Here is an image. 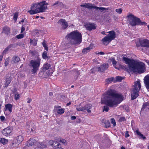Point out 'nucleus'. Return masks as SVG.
<instances>
[{"mask_svg": "<svg viewBox=\"0 0 149 149\" xmlns=\"http://www.w3.org/2000/svg\"><path fill=\"white\" fill-rule=\"evenodd\" d=\"M113 77L108 78L106 79V82L107 84L110 83L113 81Z\"/></svg>", "mask_w": 149, "mask_h": 149, "instance_id": "nucleus-31", "label": "nucleus"}, {"mask_svg": "<svg viewBox=\"0 0 149 149\" xmlns=\"http://www.w3.org/2000/svg\"><path fill=\"white\" fill-rule=\"evenodd\" d=\"M108 67V64H104L100 67H99L98 68V70L101 72H102L106 70Z\"/></svg>", "mask_w": 149, "mask_h": 149, "instance_id": "nucleus-21", "label": "nucleus"}, {"mask_svg": "<svg viewBox=\"0 0 149 149\" xmlns=\"http://www.w3.org/2000/svg\"><path fill=\"white\" fill-rule=\"evenodd\" d=\"M129 135L128 134V132L127 131L126 132L125 134V136L126 137H129Z\"/></svg>", "mask_w": 149, "mask_h": 149, "instance_id": "nucleus-49", "label": "nucleus"}, {"mask_svg": "<svg viewBox=\"0 0 149 149\" xmlns=\"http://www.w3.org/2000/svg\"><path fill=\"white\" fill-rule=\"evenodd\" d=\"M121 149H125V148L124 147L122 146L121 148Z\"/></svg>", "mask_w": 149, "mask_h": 149, "instance_id": "nucleus-59", "label": "nucleus"}, {"mask_svg": "<svg viewBox=\"0 0 149 149\" xmlns=\"http://www.w3.org/2000/svg\"><path fill=\"white\" fill-rule=\"evenodd\" d=\"M80 6L82 7H85L88 8L89 9H92V8L95 9L97 10H103L104 8L102 7H99L93 5L92 4L89 3L82 4Z\"/></svg>", "mask_w": 149, "mask_h": 149, "instance_id": "nucleus-11", "label": "nucleus"}, {"mask_svg": "<svg viewBox=\"0 0 149 149\" xmlns=\"http://www.w3.org/2000/svg\"><path fill=\"white\" fill-rule=\"evenodd\" d=\"M144 82L146 88L149 91V74L147 75L144 77Z\"/></svg>", "mask_w": 149, "mask_h": 149, "instance_id": "nucleus-18", "label": "nucleus"}, {"mask_svg": "<svg viewBox=\"0 0 149 149\" xmlns=\"http://www.w3.org/2000/svg\"><path fill=\"white\" fill-rule=\"evenodd\" d=\"M13 105L10 104H8L5 106L4 112L6 116L8 115L12 111Z\"/></svg>", "mask_w": 149, "mask_h": 149, "instance_id": "nucleus-13", "label": "nucleus"}, {"mask_svg": "<svg viewBox=\"0 0 149 149\" xmlns=\"http://www.w3.org/2000/svg\"><path fill=\"white\" fill-rule=\"evenodd\" d=\"M58 23L60 24L63 29H65L68 26V24L64 19H61L58 21Z\"/></svg>", "mask_w": 149, "mask_h": 149, "instance_id": "nucleus-17", "label": "nucleus"}, {"mask_svg": "<svg viewBox=\"0 0 149 149\" xmlns=\"http://www.w3.org/2000/svg\"><path fill=\"white\" fill-rule=\"evenodd\" d=\"M25 30V28L23 26H22L21 28V33H22Z\"/></svg>", "mask_w": 149, "mask_h": 149, "instance_id": "nucleus-47", "label": "nucleus"}, {"mask_svg": "<svg viewBox=\"0 0 149 149\" xmlns=\"http://www.w3.org/2000/svg\"><path fill=\"white\" fill-rule=\"evenodd\" d=\"M125 118L124 117H120L118 120L120 122H122L125 120Z\"/></svg>", "mask_w": 149, "mask_h": 149, "instance_id": "nucleus-43", "label": "nucleus"}, {"mask_svg": "<svg viewBox=\"0 0 149 149\" xmlns=\"http://www.w3.org/2000/svg\"><path fill=\"white\" fill-rule=\"evenodd\" d=\"M109 34L106 36L102 40L103 44L107 45L112 40L116 38L115 33L112 31L108 32Z\"/></svg>", "mask_w": 149, "mask_h": 149, "instance_id": "nucleus-8", "label": "nucleus"}, {"mask_svg": "<svg viewBox=\"0 0 149 149\" xmlns=\"http://www.w3.org/2000/svg\"><path fill=\"white\" fill-rule=\"evenodd\" d=\"M112 64L115 67V65H116V63H117V62L115 60H114V59H112Z\"/></svg>", "mask_w": 149, "mask_h": 149, "instance_id": "nucleus-45", "label": "nucleus"}, {"mask_svg": "<svg viewBox=\"0 0 149 149\" xmlns=\"http://www.w3.org/2000/svg\"><path fill=\"white\" fill-rule=\"evenodd\" d=\"M11 47V46H8V47H7L3 51V54H6L8 51V50Z\"/></svg>", "mask_w": 149, "mask_h": 149, "instance_id": "nucleus-38", "label": "nucleus"}, {"mask_svg": "<svg viewBox=\"0 0 149 149\" xmlns=\"http://www.w3.org/2000/svg\"><path fill=\"white\" fill-rule=\"evenodd\" d=\"M84 26L86 30L89 31L95 29L96 28L95 25L94 23L91 22L85 23Z\"/></svg>", "mask_w": 149, "mask_h": 149, "instance_id": "nucleus-14", "label": "nucleus"}, {"mask_svg": "<svg viewBox=\"0 0 149 149\" xmlns=\"http://www.w3.org/2000/svg\"><path fill=\"white\" fill-rule=\"evenodd\" d=\"M23 137L21 135L15 138L11 145V146L13 148L17 147L23 141Z\"/></svg>", "mask_w": 149, "mask_h": 149, "instance_id": "nucleus-9", "label": "nucleus"}, {"mask_svg": "<svg viewBox=\"0 0 149 149\" xmlns=\"http://www.w3.org/2000/svg\"><path fill=\"white\" fill-rule=\"evenodd\" d=\"M71 88H72L74 87V86H71Z\"/></svg>", "mask_w": 149, "mask_h": 149, "instance_id": "nucleus-64", "label": "nucleus"}, {"mask_svg": "<svg viewBox=\"0 0 149 149\" xmlns=\"http://www.w3.org/2000/svg\"><path fill=\"white\" fill-rule=\"evenodd\" d=\"M24 19H22L21 20V22H19V23L20 24H21V22H24Z\"/></svg>", "mask_w": 149, "mask_h": 149, "instance_id": "nucleus-54", "label": "nucleus"}, {"mask_svg": "<svg viewBox=\"0 0 149 149\" xmlns=\"http://www.w3.org/2000/svg\"><path fill=\"white\" fill-rule=\"evenodd\" d=\"M71 104V103L70 102H69V103H67V106H68L69 105H70Z\"/></svg>", "mask_w": 149, "mask_h": 149, "instance_id": "nucleus-57", "label": "nucleus"}, {"mask_svg": "<svg viewBox=\"0 0 149 149\" xmlns=\"http://www.w3.org/2000/svg\"><path fill=\"white\" fill-rule=\"evenodd\" d=\"M10 29L9 28L5 27L3 29V32L6 34H8L10 33Z\"/></svg>", "mask_w": 149, "mask_h": 149, "instance_id": "nucleus-25", "label": "nucleus"}, {"mask_svg": "<svg viewBox=\"0 0 149 149\" xmlns=\"http://www.w3.org/2000/svg\"><path fill=\"white\" fill-rule=\"evenodd\" d=\"M147 26H148V29H149V25H148Z\"/></svg>", "mask_w": 149, "mask_h": 149, "instance_id": "nucleus-63", "label": "nucleus"}, {"mask_svg": "<svg viewBox=\"0 0 149 149\" xmlns=\"http://www.w3.org/2000/svg\"><path fill=\"white\" fill-rule=\"evenodd\" d=\"M49 141L47 140L44 141L42 142H37L36 145H35V149H37L38 148H46L47 146Z\"/></svg>", "mask_w": 149, "mask_h": 149, "instance_id": "nucleus-12", "label": "nucleus"}, {"mask_svg": "<svg viewBox=\"0 0 149 149\" xmlns=\"http://www.w3.org/2000/svg\"><path fill=\"white\" fill-rule=\"evenodd\" d=\"M146 62L149 65V61H146Z\"/></svg>", "mask_w": 149, "mask_h": 149, "instance_id": "nucleus-58", "label": "nucleus"}, {"mask_svg": "<svg viewBox=\"0 0 149 149\" xmlns=\"http://www.w3.org/2000/svg\"><path fill=\"white\" fill-rule=\"evenodd\" d=\"M148 107H149V103L148 102L145 103L143 104L141 110H143L146 108H148Z\"/></svg>", "mask_w": 149, "mask_h": 149, "instance_id": "nucleus-29", "label": "nucleus"}, {"mask_svg": "<svg viewBox=\"0 0 149 149\" xmlns=\"http://www.w3.org/2000/svg\"><path fill=\"white\" fill-rule=\"evenodd\" d=\"M31 99H29L28 101H27V102L28 103H30L31 102Z\"/></svg>", "mask_w": 149, "mask_h": 149, "instance_id": "nucleus-53", "label": "nucleus"}, {"mask_svg": "<svg viewBox=\"0 0 149 149\" xmlns=\"http://www.w3.org/2000/svg\"><path fill=\"white\" fill-rule=\"evenodd\" d=\"M0 142L3 145L6 144L8 142V140L4 138H1L0 140Z\"/></svg>", "mask_w": 149, "mask_h": 149, "instance_id": "nucleus-26", "label": "nucleus"}, {"mask_svg": "<svg viewBox=\"0 0 149 149\" xmlns=\"http://www.w3.org/2000/svg\"><path fill=\"white\" fill-rule=\"evenodd\" d=\"M61 2H56L55 3H54L53 5V6H54L55 5H61Z\"/></svg>", "mask_w": 149, "mask_h": 149, "instance_id": "nucleus-46", "label": "nucleus"}, {"mask_svg": "<svg viewBox=\"0 0 149 149\" xmlns=\"http://www.w3.org/2000/svg\"><path fill=\"white\" fill-rule=\"evenodd\" d=\"M10 60V57H8L6 58L5 59L4 65L5 66H6L8 65L9 62Z\"/></svg>", "mask_w": 149, "mask_h": 149, "instance_id": "nucleus-28", "label": "nucleus"}, {"mask_svg": "<svg viewBox=\"0 0 149 149\" xmlns=\"http://www.w3.org/2000/svg\"><path fill=\"white\" fill-rule=\"evenodd\" d=\"M122 8L117 9L116 10V11L119 14H120L122 13Z\"/></svg>", "mask_w": 149, "mask_h": 149, "instance_id": "nucleus-40", "label": "nucleus"}, {"mask_svg": "<svg viewBox=\"0 0 149 149\" xmlns=\"http://www.w3.org/2000/svg\"><path fill=\"white\" fill-rule=\"evenodd\" d=\"M60 141L63 143H66V141L64 139H61L60 140Z\"/></svg>", "mask_w": 149, "mask_h": 149, "instance_id": "nucleus-48", "label": "nucleus"}, {"mask_svg": "<svg viewBox=\"0 0 149 149\" xmlns=\"http://www.w3.org/2000/svg\"><path fill=\"white\" fill-rule=\"evenodd\" d=\"M27 128L30 131L33 132L35 131V127L34 125H32L31 127H29L28 126L27 127Z\"/></svg>", "mask_w": 149, "mask_h": 149, "instance_id": "nucleus-27", "label": "nucleus"}, {"mask_svg": "<svg viewBox=\"0 0 149 149\" xmlns=\"http://www.w3.org/2000/svg\"><path fill=\"white\" fill-rule=\"evenodd\" d=\"M66 37L72 44L80 43L81 42L82 39L81 33L75 31L70 33Z\"/></svg>", "mask_w": 149, "mask_h": 149, "instance_id": "nucleus-4", "label": "nucleus"}, {"mask_svg": "<svg viewBox=\"0 0 149 149\" xmlns=\"http://www.w3.org/2000/svg\"><path fill=\"white\" fill-rule=\"evenodd\" d=\"M24 37V35L23 34H20L16 36V37L18 39H20L23 38Z\"/></svg>", "mask_w": 149, "mask_h": 149, "instance_id": "nucleus-33", "label": "nucleus"}, {"mask_svg": "<svg viewBox=\"0 0 149 149\" xmlns=\"http://www.w3.org/2000/svg\"><path fill=\"white\" fill-rule=\"evenodd\" d=\"M92 48V47L90 46L89 47H87L85 49H84L82 51V53H84L85 52V50H87V52H89L90 50Z\"/></svg>", "mask_w": 149, "mask_h": 149, "instance_id": "nucleus-34", "label": "nucleus"}, {"mask_svg": "<svg viewBox=\"0 0 149 149\" xmlns=\"http://www.w3.org/2000/svg\"><path fill=\"white\" fill-rule=\"evenodd\" d=\"M40 59L39 58L30 61L29 66L32 74L36 73L38 70L40 65Z\"/></svg>", "mask_w": 149, "mask_h": 149, "instance_id": "nucleus-7", "label": "nucleus"}, {"mask_svg": "<svg viewBox=\"0 0 149 149\" xmlns=\"http://www.w3.org/2000/svg\"><path fill=\"white\" fill-rule=\"evenodd\" d=\"M49 94L50 95H52V93H51V92L49 93Z\"/></svg>", "mask_w": 149, "mask_h": 149, "instance_id": "nucleus-60", "label": "nucleus"}, {"mask_svg": "<svg viewBox=\"0 0 149 149\" xmlns=\"http://www.w3.org/2000/svg\"><path fill=\"white\" fill-rule=\"evenodd\" d=\"M123 59L125 63L128 65L129 70L131 72L142 73L145 71V64L142 62H137L126 57H123Z\"/></svg>", "mask_w": 149, "mask_h": 149, "instance_id": "nucleus-2", "label": "nucleus"}, {"mask_svg": "<svg viewBox=\"0 0 149 149\" xmlns=\"http://www.w3.org/2000/svg\"><path fill=\"white\" fill-rule=\"evenodd\" d=\"M42 45L45 48V49L47 50V51L48 50V47L46 45V44L44 42H42Z\"/></svg>", "mask_w": 149, "mask_h": 149, "instance_id": "nucleus-42", "label": "nucleus"}, {"mask_svg": "<svg viewBox=\"0 0 149 149\" xmlns=\"http://www.w3.org/2000/svg\"><path fill=\"white\" fill-rule=\"evenodd\" d=\"M18 15V13L17 12L15 13L14 14L13 19L15 21H16L17 19Z\"/></svg>", "mask_w": 149, "mask_h": 149, "instance_id": "nucleus-37", "label": "nucleus"}, {"mask_svg": "<svg viewBox=\"0 0 149 149\" xmlns=\"http://www.w3.org/2000/svg\"><path fill=\"white\" fill-rule=\"evenodd\" d=\"M3 57V56L2 55H1L0 56V61L2 60Z\"/></svg>", "mask_w": 149, "mask_h": 149, "instance_id": "nucleus-52", "label": "nucleus"}, {"mask_svg": "<svg viewBox=\"0 0 149 149\" xmlns=\"http://www.w3.org/2000/svg\"><path fill=\"white\" fill-rule=\"evenodd\" d=\"M37 141L33 138H31L27 141V146H31L34 145H36Z\"/></svg>", "mask_w": 149, "mask_h": 149, "instance_id": "nucleus-19", "label": "nucleus"}, {"mask_svg": "<svg viewBox=\"0 0 149 149\" xmlns=\"http://www.w3.org/2000/svg\"><path fill=\"white\" fill-rule=\"evenodd\" d=\"M12 131V130L10 128L7 127L3 130L2 132L3 135L8 136L10 135Z\"/></svg>", "mask_w": 149, "mask_h": 149, "instance_id": "nucleus-15", "label": "nucleus"}, {"mask_svg": "<svg viewBox=\"0 0 149 149\" xmlns=\"http://www.w3.org/2000/svg\"><path fill=\"white\" fill-rule=\"evenodd\" d=\"M101 33L103 35H106V34L105 33V32L104 31L102 32Z\"/></svg>", "mask_w": 149, "mask_h": 149, "instance_id": "nucleus-55", "label": "nucleus"}, {"mask_svg": "<svg viewBox=\"0 0 149 149\" xmlns=\"http://www.w3.org/2000/svg\"><path fill=\"white\" fill-rule=\"evenodd\" d=\"M96 54H100L101 55H104V53L103 52H98V53H97L96 52Z\"/></svg>", "mask_w": 149, "mask_h": 149, "instance_id": "nucleus-50", "label": "nucleus"}, {"mask_svg": "<svg viewBox=\"0 0 149 149\" xmlns=\"http://www.w3.org/2000/svg\"><path fill=\"white\" fill-rule=\"evenodd\" d=\"M140 82V80L138 79L137 81L134 83L131 94V99L132 100L136 99L139 95V91L141 87Z\"/></svg>", "mask_w": 149, "mask_h": 149, "instance_id": "nucleus-6", "label": "nucleus"}, {"mask_svg": "<svg viewBox=\"0 0 149 149\" xmlns=\"http://www.w3.org/2000/svg\"><path fill=\"white\" fill-rule=\"evenodd\" d=\"M135 132L137 135L139 136V138L140 139H143V140L146 139V137L143 134H141V133L138 130H136Z\"/></svg>", "mask_w": 149, "mask_h": 149, "instance_id": "nucleus-23", "label": "nucleus"}, {"mask_svg": "<svg viewBox=\"0 0 149 149\" xmlns=\"http://www.w3.org/2000/svg\"><path fill=\"white\" fill-rule=\"evenodd\" d=\"M123 100V96L120 93H116L111 89L108 90L103 94L101 98V103L107 105L104 107L103 111H108L109 109L108 106L111 107L116 106Z\"/></svg>", "mask_w": 149, "mask_h": 149, "instance_id": "nucleus-1", "label": "nucleus"}, {"mask_svg": "<svg viewBox=\"0 0 149 149\" xmlns=\"http://www.w3.org/2000/svg\"><path fill=\"white\" fill-rule=\"evenodd\" d=\"M48 5L45 1L35 3L31 6V10L28 11V12L31 15L44 12L48 8Z\"/></svg>", "mask_w": 149, "mask_h": 149, "instance_id": "nucleus-3", "label": "nucleus"}, {"mask_svg": "<svg viewBox=\"0 0 149 149\" xmlns=\"http://www.w3.org/2000/svg\"><path fill=\"white\" fill-rule=\"evenodd\" d=\"M92 105L90 104H86L84 107H81V104H80L78 107L76 108V109L77 111H81L87 110V111L88 113L91 112V110L90 109L92 107Z\"/></svg>", "mask_w": 149, "mask_h": 149, "instance_id": "nucleus-10", "label": "nucleus"}, {"mask_svg": "<svg viewBox=\"0 0 149 149\" xmlns=\"http://www.w3.org/2000/svg\"><path fill=\"white\" fill-rule=\"evenodd\" d=\"M0 119L1 120L2 122L5 121L6 120V118L5 117L3 116H0Z\"/></svg>", "mask_w": 149, "mask_h": 149, "instance_id": "nucleus-44", "label": "nucleus"}, {"mask_svg": "<svg viewBox=\"0 0 149 149\" xmlns=\"http://www.w3.org/2000/svg\"><path fill=\"white\" fill-rule=\"evenodd\" d=\"M19 61L20 58L18 56H14L12 58L11 62L13 64L18 62Z\"/></svg>", "mask_w": 149, "mask_h": 149, "instance_id": "nucleus-22", "label": "nucleus"}, {"mask_svg": "<svg viewBox=\"0 0 149 149\" xmlns=\"http://www.w3.org/2000/svg\"><path fill=\"white\" fill-rule=\"evenodd\" d=\"M139 42L142 47H149V40L147 39H142L140 40Z\"/></svg>", "mask_w": 149, "mask_h": 149, "instance_id": "nucleus-16", "label": "nucleus"}, {"mask_svg": "<svg viewBox=\"0 0 149 149\" xmlns=\"http://www.w3.org/2000/svg\"><path fill=\"white\" fill-rule=\"evenodd\" d=\"M20 95L18 93H16L14 97L16 100H18L19 98Z\"/></svg>", "mask_w": 149, "mask_h": 149, "instance_id": "nucleus-39", "label": "nucleus"}, {"mask_svg": "<svg viewBox=\"0 0 149 149\" xmlns=\"http://www.w3.org/2000/svg\"><path fill=\"white\" fill-rule=\"evenodd\" d=\"M11 81V78L9 77L7 78L6 79L5 85L6 87H7L9 85Z\"/></svg>", "mask_w": 149, "mask_h": 149, "instance_id": "nucleus-24", "label": "nucleus"}, {"mask_svg": "<svg viewBox=\"0 0 149 149\" xmlns=\"http://www.w3.org/2000/svg\"><path fill=\"white\" fill-rule=\"evenodd\" d=\"M124 79V77L120 76L116 77V80L118 82Z\"/></svg>", "mask_w": 149, "mask_h": 149, "instance_id": "nucleus-32", "label": "nucleus"}, {"mask_svg": "<svg viewBox=\"0 0 149 149\" xmlns=\"http://www.w3.org/2000/svg\"><path fill=\"white\" fill-rule=\"evenodd\" d=\"M72 120H75L76 118V117L75 116H72L71 117Z\"/></svg>", "mask_w": 149, "mask_h": 149, "instance_id": "nucleus-51", "label": "nucleus"}, {"mask_svg": "<svg viewBox=\"0 0 149 149\" xmlns=\"http://www.w3.org/2000/svg\"><path fill=\"white\" fill-rule=\"evenodd\" d=\"M50 66V65L49 64L46 63L45 64L43 67L44 70H48Z\"/></svg>", "mask_w": 149, "mask_h": 149, "instance_id": "nucleus-30", "label": "nucleus"}, {"mask_svg": "<svg viewBox=\"0 0 149 149\" xmlns=\"http://www.w3.org/2000/svg\"><path fill=\"white\" fill-rule=\"evenodd\" d=\"M85 52L84 53H86L87 52H87V50H85Z\"/></svg>", "mask_w": 149, "mask_h": 149, "instance_id": "nucleus-61", "label": "nucleus"}, {"mask_svg": "<svg viewBox=\"0 0 149 149\" xmlns=\"http://www.w3.org/2000/svg\"><path fill=\"white\" fill-rule=\"evenodd\" d=\"M128 21L132 26L136 25H145L147 24L145 22H141L139 19L136 17L131 14H129L127 15Z\"/></svg>", "mask_w": 149, "mask_h": 149, "instance_id": "nucleus-5", "label": "nucleus"}, {"mask_svg": "<svg viewBox=\"0 0 149 149\" xmlns=\"http://www.w3.org/2000/svg\"><path fill=\"white\" fill-rule=\"evenodd\" d=\"M111 123L114 126H115L116 125V122L114 119L113 118H112L111 119Z\"/></svg>", "mask_w": 149, "mask_h": 149, "instance_id": "nucleus-41", "label": "nucleus"}, {"mask_svg": "<svg viewBox=\"0 0 149 149\" xmlns=\"http://www.w3.org/2000/svg\"><path fill=\"white\" fill-rule=\"evenodd\" d=\"M47 51H45L42 54V57L43 59H45L47 58Z\"/></svg>", "mask_w": 149, "mask_h": 149, "instance_id": "nucleus-36", "label": "nucleus"}, {"mask_svg": "<svg viewBox=\"0 0 149 149\" xmlns=\"http://www.w3.org/2000/svg\"><path fill=\"white\" fill-rule=\"evenodd\" d=\"M141 51H142V52H145V49H143V48H142V49H141Z\"/></svg>", "mask_w": 149, "mask_h": 149, "instance_id": "nucleus-56", "label": "nucleus"}, {"mask_svg": "<svg viewBox=\"0 0 149 149\" xmlns=\"http://www.w3.org/2000/svg\"><path fill=\"white\" fill-rule=\"evenodd\" d=\"M30 44H31V45H33V46H35L37 44V42L36 40H32L31 39Z\"/></svg>", "mask_w": 149, "mask_h": 149, "instance_id": "nucleus-35", "label": "nucleus"}, {"mask_svg": "<svg viewBox=\"0 0 149 149\" xmlns=\"http://www.w3.org/2000/svg\"><path fill=\"white\" fill-rule=\"evenodd\" d=\"M110 126V124L109 123L108 124V127H109Z\"/></svg>", "mask_w": 149, "mask_h": 149, "instance_id": "nucleus-62", "label": "nucleus"}, {"mask_svg": "<svg viewBox=\"0 0 149 149\" xmlns=\"http://www.w3.org/2000/svg\"><path fill=\"white\" fill-rule=\"evenodd\" d=\"M61 108V106H57L55 107L54 109L57 111V113L58 114L61 115L64 113L65 109H64Z\"/></svg>", "mask_w": 149, "mask_h": 149, "instance_id": "nucleus-20", "label": "nucleus"}]
</instances>
